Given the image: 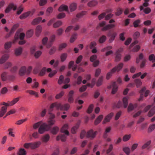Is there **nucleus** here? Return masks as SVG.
I'll use <instances>...</instances> for the list:
<instances>
[{"label":"nucleus","mask_w":155,"mask_h":155,"mask_svg":"<svg viewBox=\"0 0 155 155\" xmlns=\"http://www.w3.org/2000/svg\"><path fill=\"white\" fill-rule=\"evenodd\" d=\"M67 55V54L66 53H65L61 54L60 56L61 61H64L66 60Z\"/></svg>","instance_id":"nucleus-39"},{"label":"nucleus","mask_w":155,"mask_h":155,"mask_svg":"<svg viewBox=\"0 0 155 155\" xmlns=\"http://www.w3.org/2000/svg\"><path fill=\"white\" fill-rule=\"evenodd\" d=\"M64 92L61 91L60 93L56 95L55 98L58 99L60 98L64 95Z\"/></svg>","instance_id":"nucleus-63"},{"label":"nucleus","mask_w":155,"mask_h":155,"mask_svg":"<svg viewBox=\"0 0 155 155\" xmlns=\"http://www.w3.org/2000/svg\"><path fill=\"white\" fill-rule=\"evenodd\" d=\"M155 114V106L153 108L150 110L148 114V116L151 117Z\"/></svg>","instance_id":"nucleus-36"},{"label":"nucleus","mask_w":155,"mask_h":155,"mask_svg":"<svg viewBox=\"0 0 155 155\" xmlns=\"http://www.w3.org/2000/svg\"><path fill=\"white\" fill-rule=\"evenodd\" d=\"M140 23V20L139 19L135 21L133 23V24L134 27L136 28L139 26V24Z\"/></svg>","instance_id":"nucleus-54"},{"label":"nucleus","mask_w":155,"mask_h":155,"mask_svg":"<svg viewBox=\"0 0 155 155\" xmlns=\"http://www.w3.org/2000/svg\"><path fill=\"white\" fill-rule=\"evenodd\" d=\"M123 150L127 154L129 155L130 152V149L128 147H125L123 148Z\"/></svg>","instance_id":"nucleus-51"},{"label":"nucleus","mask_w":155,"mask_h":155,"mask_svg":"<svg viewBox=\"0 0 155 155\" xmlns=\"http://www.w3.org/2000/svg\"><path fill=\"white\" fill-rule=\"evenodd\" d=\"M26 92L28 93L31 95H34L36 97H38V93L33 90H27Z\"/></svg>","instance_id":"nucleus-37"},{"label":"nucleus","mask_w":155,"mask_h":155,"mask_svg":"<svg viewBox=\"0 0 155 155\" xmlns=\"http://www.w3.org/2000/svg\"><path fill=\"white\" fill-rule=\"evenodd\" d=\"M51 126L49 124L44 123L41 125L38 129V132L40 134H43L45 131L49 130Z\"/></svg>","instance_id":"nucleus-3"},{"label":"nucleus","mask_w":155,"mask_h":155,"mask_svg":"<svg viewBox=\"0 0 155 155\" xmlns=\"http://www.w3.org/2000/svg\"><path fill=\"white\" fill-rule=\"evenodd\" d=\"M56 50V47L53 46L51 47L49 51V53L50 54H53L55 51Z\"/></svg>","instance_id":"nucleus-62"},{"label":"nucleus","mask_w":155,"mask_h":155,"mask_svg":"<svg viewBox=\"0 0 155 155\" xmlns=\"http://www.w3.org/2000/svg\"><path fill=\"white\" fill-rule=\"evenodd\" d=\"M67 46V45L65 43H63L61 44L58 48V50L59 51H61L63 49L65 48Z\"/></svg>","instance_id":"nucleus-53"},{"label":"nucleus","mask_w":155,"mask_h":155,"mask_svg":"<svg viewBox=\"0 0 155 155\" xmlns=\"http://www.w3.org/2000/svg\"><path fill=\"white\" fill-rule=\"evenodd\" d=\"M18 32V33L19 34V38L21 40H23L24 39L25 37V34L24 33H19V32L17 31L16 33Z\"/></svg>","instance_id":"nucleus-60"},{"label":"nucleus","mask_w":155,"mask_h":155,"mask_svg":"<svg viewBox=\"0 0 155 155\" xmlns=\"http://www.w3.org/2000/svg\"><path fill=\"white\" fill-rule=\"evenodd\" d=\"M22 48L21 47H19L16 48L15 50V54L16 56L20 55L22 52Z\"/></svg>","instance_id":"nucleus-30"},{"label":"nucleus","mask_w":155,"mask_h":155,"mask_svg":"<svg viewBox=\"0 0 155 155\" xmlns=\"http://www.w3.org/2000/svg\"><path fill=\"white\" fill-rule=\"evenodd\" d=\"M42 18L41 17H39L33 20L32 22V25H35L37 24L41 20Z\"/></svg>","instance_id":"nucleus-23"},{"label":"nucleus","mask_w":155,"mask_h":155,"mask_svg":"<svg viewBox=\"0 0 155 155\" xmlns=\"http://www.w3.org/2000/svg\"><path fill=\"white\" fill-rule=\"evenodd\" d=\"M111 87H112V93L113 94H114L117 92L118 88V87L115 82H113L111 85L109 87V88H110Z\"/></svg>","instance_id":"nucleus-12"},{"label":"nucleus","mask_w":155,"mask_h":155,"mask_svg":"<svg viewBox=\"0 0 155 155\" xmlns=\"http://www.w3.org/2000/svg\"><path fill=\"white\" fill-rule=\"evenodd\" d=\"M106 40V37L105 35L102 36L99 38V41L100 43H104Z\"/></svg>","instance_id":"nucleus-47"},{"label":"nucleus","mask_w":155,"mask_h":155,"mask_svg":"<svg viewBox=\"0 0 155 155\" xmlns=\"http://www.w3.org/2000/svg\"><path fill=\"white\" fill-rule=\"evenodd\" d=\"M96 45V43L94 41H92L91 42L90 45H87L86 47V49L87 50L89 48L90 49L94 48L95 46Z\"/></svg>","instance_id":"nucleus-25"},{"label":"nucleus","mask_w":155,"mask_h":155,"mask_svg":"<svg viewBox=\"0 0 155 155\" xmlns=\"http://www.w3.org/2000/svg\"><path fill=\"white\" fill-rule=\"evenodd\" d=\"M78 35L76 33H73L71 36V38L70 39V42L71 43L74 42L77 39Z\"/></svg>","instance_id":"nucleus-33"},{"label":"nucleus","mask_w":155,"mask_h":155,"mask_svg":"<svg viewBox=\"0 0 155 155\" xmlns=\"http://www.w3.org/2000/svg\"><path fill=\"white\" fill-rule=\"evenodd\" d=\"M79 124H77L76 126L72 127L71 129V132L72 134H74L76 133L77 130L79 127Z\"/></svg>","instance_id":"nucleus-43"},{"label":"nucleus","mask_w":155,"mask_h":155,"mask_svg":"<svg viewBox=\"0 0 155 155\" xmlns=\"http://www.w3.org/2000/svg\"><path fill=\"white\" fill-rule=\"evenodd\" d=\"M97 133V131L94 132L93 130H91L87 133V137L93 139L95 137Z\"/></svg>","instance_id":"nucleus-6"},{"label":"nucleus","mask_w":155,"mask_h":155,"mask_svg":"<svg viewBox=\"0 0 155 155\" xmlns=\"http://www.w3.org/2000/svg\"><path fill=\"white\" fill-rule=\"evenodd\" d=\"M50 114V118L51 119L50 120L48 121V124H49L50 126H51L53 125L55 122V120L53 119L54 118L55 116L54 114H52L49 113Z\"/></svg>","instance_id":"nucleus-17"},{"label":"nucleus","mask_w":155,"mask_h":155,"mask_svg":"<svg viewBox=\"0 0 155 155\" xmlns=\"http://www.w3.org/2000/svg\"><path fill=\"white\" fill-rule=\"evenodd\" d=\"M42 27L40 25L38 26L36 29V35L37 36H38L41 32Z\"/></svg>","instance_id":"nucleus-31"},{"label":"nucleus","mask_w":155,"mask_h":155,"mask_svg":"<svg viewBox=\"0 0 155 155\" xmlns=\"http://www.w3.org/2000/svg\"><path fill=\"white\" fill-rule=\"evenodd\" d=\"M56 38V36L54 35L51 36L49 38V41L46 45V47L47 48H50L53 45V42L54 41Z\"/></svg>","instance_id":"nucleus-8"},{"label":"nucleus","mask_w":155,"mask_h":155,"mask_svg":"<svg viewBox=\"0 0 155 155\" xmlns=\"http://www.w3.org/2000/svg\"><path fill=\"white\" fill-rule=\"evenodd\" d=\"M41 144L40 141H37L33 143H26L24 145V147L26 149L30 148L32 149H35L38 147Z\"/></svg>","instance_id":"nucleus-2"},{"label":"nucleus","mask_w":155,"mask_h":155,"mask_svg":"<svg viewBox=\"0 0 155 155\" xmlns=\"http://www.w3.org/2000/svg\"><path fill=\"white\" fill-rule=\"evenodd\" d=\"M128 105V99L126 97H124L123 99V104L120 101H119L116 105V107L118 108L123 106L124 108L127 107Z\"/></svg>","instance_id":"nucleus-5"},{"label":"nucleus","mask_w":155,"mask_h":155,"mask_svg":"<svg viewBox=\"0 0 155 155\" xmlns=\"http://www.w3.org/2000/svg\"><path fill=\"white\" fill-rule=\"evenodd\" d=\"M134 105L130 103L129 104L128 107V111L130 112L134 110Z\"/></svg>","instance_id":"nucleus-59"},{"label":"nucleus","mask_w":155,"mask_h":155,"mask_svg":"<svg viewBox=\"0 0 155 155\" xmlns=\"http://www.w3.org/2000/svg\"><path fill=\"white\" fill-rule=\"evenodd\" d=\"M124 64L123 63H121L119 64L117 66L111 69V71L113 72H115L116 71L117 72L120 70L123 66Z\"/></svg>","instance_id":"nucleus-10"},{"label":"nucleus","mask_w":155,"mask_h":155,"mask_svg":"<svg viewBox=\"0 0 155 155\" xmlns=\"http://www.w3.org/2000/svg\"><path fill=\"white\" fill-rule=\"evenodd\" d=\"M134 81L137 87H139L142 84V82L140 79H136L134 80Z\"/></svg>","instance_id":"nucleus-38"},{"label":"nucleus","mask_w":155,"mask_h":155,"mask_svg":"<svg viewBox=\"0 0 155 155\" xmlns=\"http://www.w3.org/2000/svg\"><path fill=\"white\" fill-rule=\"evenodd\" d=\"M12 8L13 10L15 11L17 9V6L15 5L13 3H10L7 7L5 10V12L6 13H8Z\"/></svg>","instance_id":"nucleus-7"},{"label":"nucleus","mask_w":155,"mask_h":155,"mask_svg":"<svg viewBox=\"0 0 155 155\" xmlns=\"http://www.w3.org/2000/svg\"><path fill=\"white\" fill-rule=\"evenodd\" d=\"M114 16V15L111 13H109L107 15H106L105 19L106 20H108L112 18Z\"/></svg>","instance_id":"nucleus-57"},{"label":"nucleus","mask_w":155,"mask_h":155,"mask_svg":"<svg viewBox=\"0 0 155 155\" xmlns=\"http://www.w3.org/2000/svg\"><path fill=\"white\" fill-rule=\"evenodd\" d=\"M41 67V65L39 63L37 64L36 66L34 68L33 70V73L35 74H37L38 72L39 69Z\"/></svg>","instance_id":"nucleus-27"},{"label":"nucleus","mask_w":155,"mask_h":155,"mask_svg":"<svg viewBox=\"0 0 155 155\" xmlns=\"http://www.w3.org/2000/svg\"><path fill=\"white\" fill-rule=\"evenodd\" d=\"M103 118V115H101L99 116L94 121V124L95 125H97L101 121Z\"/></svg>","instance_id":"nucleus-26"},{"label":"nucleus","mask_w":155,"mask_h":155,"mask_svg":"<svg viewBox=\"0 0 155 155\" xmlns=\"http://www.w3.org/2000/svg\"><path fill=\"white\" fill-rule=\"evenodd\" d=\"M7 73L6 72H3L1 75L2 80L3 81H6L8 79Z\"/></svg>","instance_id":"nucleus-28"},{"label":"nucleus","mask_w":155,"mask_h":155,"mask_svg":"<svg viewBox=\"0 0 155 155\" xmlns=\"http://www.w3.org/2000/svg\"><path fill=\"white\" fill-rule=\"evenodd\" d=\"M19 97H17L14 99L12 101L9 102V105L10 106H12L18 102L19 100Z\"/></svg>","instance_id":"nucleus-34"},{"label":"nucleus","mask_w":155,"mask_h":155,"mask_svg":"<svg viewBox=\"0 0 155 155\" xmlns=\"http://www.w3.org/2000/svg\"><path fill=\"white\" fill-rule=\"evenodd\" d=\"M113 115L114 114L113 113H111L106 116L103 121V124H104L106 123L109 122Z\"/></svg>","instance_id":"nucleus-11"},{"label":"nucleus","mask_w":155,"mask_h":155,"mask_svg":"<svg viewBox=\"0 0 155 155\" xmlns=\"http://www.w3.org/2000/svg\"><path fill=\"white\" fill-rule=\"evenodd\" d=\"M103 80V78L102 76H101L99 78L97 83L96 85L97 86L99 87L102 84Z\"/></svg>","instance_id":"nucleus-45"},{"label":"nucleus","mask_w":155,"mask_h":155,"mask_svg":"<svg viewBox=\"0 0 155 155\" xmlns=\"http://www.w3.org/2000/svg\"><path fill=\"white\" fill-rule=\"evenodd\" d=\"M7 107L6 106L2 107L0 111V117H2L6 113L7 111Z\"/></svg>","instance_id":"nucleus-20"},{"label":"nucleus","mask_w":155,"mask_h":155,"mask_svg":"<svg viewBox=\"0 0 155 155\" xmlns=\"http://www.w3.org/2000/svg\"><path fill=\"white\" fill-rule=\"evenodd\" d=\"M70 107L69 104H66L64 105H62L61 104L54 103L52 104L50 106V110L51 111L53 108L55 107L58 110L60 109L61 110H67Z\"/></svg>","instance_id":"nucleus-1"},{"label":"nucleus","mask_w":155,"mask_h":155,"mask_svg":"<svg viewBox=\"0 0 155 155\" xmlns=\"http://www.w3.org/2000/svg\"><path fill=\"white\" fill-rule=\"evenodd\" d=\"M58 10L59 12H63L64 11H68V7L67 5H62L59 7Z\"/></svg>","instance_id":"nucleus-18"},{"label":"nucleus","mask_w":155,"mask_h":155,"mask_svg":"<svg viewBox=\"0 0 155 155\" xmlns=\"http://www.w3.org/2000/svg\"><path fill=\"white\" fill-rule=\"evenodd\" d=\"M18 155H25L26 154V151L23 148H20L18 153Z\"/></svg>","instance_id":"nucleus-40"},{"label":"nucleus","mask_w":155,"mask_h":155,"mask_svg":"<svg viewBox=\"0 0 155 155\" xmlns=\"http://www.w3.org/2000/svg\"><path fill=\"white\" fill-rule=\"evenodd\" d=\"M68 124H64L61 129V132L65 133L66 135H68L69 132L68 130Z\"/></svg>","instance_id":"nucleus-13"},{"label":"nucleus","mask_w":155,"mask_h":155,"mask_svg":"<svg viewBox=\"0 0 155 155\" xmlns=\"http://www.w3.org/2000/svg\"><path fill=\"white\" fill-rule=\"evenodd\" d=\"M46 68L45 67H44L40 71L39 75L41 76H43L45 73L46 71Z\"/></svg>","instance_id":"nucleus-55"},{"label":"nucleus","mask_w":155,"mask_h":155,"mask_svg":"<svg viewBox=\"0 0 155 155\" xmlns=\"http://www.w3.org/2000/svg\"><path fill=\"white\" fill-rule=\"evenodd\" d=\"M87 13V12L86 11H82L77 15L76 17L78 18H81L84 15H85Z\"/></svg>","instance_id":"nucleus-41"},{"label":"nucleus","mask_w":155,"mask_h":155,"mask_svg":"<svg viewBox=\"0 0 155 155\" xmlns=\"http://www.w3.org/2000/svg\"><path fill=\"white\" fill-rule=\"evenodd\" d=\"M117 35L116 33H113L110 36V38L109 40V42L110 43L112 42L114 40L116 36Z\"/></svg>","instance_id":"nucleus-48"},{"label":"nucleus","mask_w":155,"mask_h":155,"mask_svg":"<svg viewBox=\"0 0 155 155\" xmlns=\"http://www.w3.org/2000/svg\"><path fill=\"white\" fill-rule=\"evenodd\" d=\"M131 137V135H125L124 136L123 138V140L124 141H127L129 140Z\"/></svg>","instance_id":"nucleus-50"},{"label":"nucleus","mask_w":155,"mask_h":155,"mask_svg":"<svg viewBox=\"0 0 155 155\" xmlns=\"http://www.w3.org/2000/svg\"><path fill=\"white\" fill-rule=\"evenodd\" d=\"M97 56L95 54L92 55L90 58V60L91 62H93L96 60H97Z\"/></svg>","instance_id":"nucleus-61"},{"label":"nucleus","mask_w":155,"mask_h":155,"mask_svg":"<svg viewBox=\"0 0 155 155\" xmlns=\"http://www.w3.org/2000/svg\"><path fill=\"white\" fill-rule=\"evenodd\" d=\"M123 10L120 8H118L117 10V12H115V15L117 16H119L122 14Z\"/></svg>","instance_id":"nucleus-52"},{"label":"nucleus","mask_w":155,"mask_h":155,"mask_svg":"<svg viewBox=\"0 0 155 155\" xmlns=\"http://www.w3.org/2000/svg\"><path fill=\"white\" fill-rule=\"evenodd\" d=\"M93 107L94 105L93 104H91L90 105L87 111V112L88 113L90 114L93 111Z\"/></svg>","instance_id":"nucleus-56"},{"label":"nucleus","mask_w":155,"mask_h":155,"mask_svg":"<svg viewBox=\"0 0 155 155\" xmlns=\"http://www.w3.org/2000/svg\"><path fill=\"white\" fill-rule=\"evenodd\" d=\"M12 44V42H8L6 43L5 44V48L8 49L11 48Z\"/></svg>","instance_id":"nucleus-46"},{"label":"nucleus","mask_w":155,"mask_h":155,"mask_svg":"<svg viewBox=\"0 0 155 155\" xmlns=\"http://www.w3.org/2000/svg\"><path fill=\"white\" fill-rule=\"evenodd\" d=\"M106 22L105 21H103L99 24V25L101 27H103L101 30L103 31H106L109 29L111 28L115 27V25L114 24L107 25L104 26L106 24Z\"/></svg>","instance_id":"nucleus-4"},{"label":"nucleus","mask_w":155,"mask_h":155,"mask_svg":"<svg viewBox=\"0 0 155 155\" xmlns=\"http://www.w3.org/2000/svg\"><path fill=\"white\" fill-rule=\"evenodd\" d=\"M59 128L58 127H53L51 130V132L53 134H56L59 131Z\"/></svg>","instance_id":"nucleus-32"},{"label":"nucleus","mask_w":155,"mask_h":155,"mask_svg":"<svg viewBox=\"0 0 155 155\" xmlns=\"http://www.w3.org/2000/svg\"><path fill=\"white\" fill-rule=\"evenodd\" d=\"M9 55L8 54H6L3 55L0 59V64H2L4 63L8 58Z\"/></svg>","instance_id":"nucleus-15"},{"label":"nucleus","mask_w":155,"mask_h":155,"mask_svg":"<svg viewBox=\"0 0 155 155\" xmlns=\"http://www.w3.org/2000/svg\"><path fill=\"white\" fill-rule=\"evenodd\" d=\"M155 128V124H153L150 126L148 129V132H151Z\"/></svg>","instance_id":"nucleus-58"},{"label":"nucleus","mask_w":155,"mask_h":155,"mask_svg":"<svg viewBox=\"0 0 155 155\" xmlns=\"http://www.w3.org/2000/svg\"><path fill=\"white\" fill-rule=\"evenodd\" d=\"M66 137L65 134H61L57 136L56 140L58 141L61 139L62 141H65L66 140Z\"/></svg>","instance_id":"nucleus-19"},{"label":"nucleus","mask_w":155,"mask_h":155,"mask_svg":"<svg viewBox=\"0 0 155 155\" xmlns=\"http://www.w3.org/2000/svg\"><path fill=\"white\" fill-rule=\"evenodd\" d=\"M74 92L73 90L71 91L69 93L68 95V102L71 103L73 102L74 98L73 95Z\"/></svg>","instance_id":"nucleus-9"},{"label":"nucleus","mask_w":155,"mask_h":155,"mask_svg":"<svg viewBox=\"0 0 155 155\" xmlns=\"http://www.w3.org/2000/svg\"><path fill=\"white\" fill-rule=\"evenodd\" d=\"M31 14V15H32L33 14V13L31 11L25 13L20 16V18L21 19H24L28 17Z\"/></svg>","instance_id":"nucleus-16"},{"label":"nucleus","mask_w":155,"mask_h":155,"mask_svg":"<svg viewBox=\"0 0 155 155\" xmlns=\"http://www.w3.org/2000/svg\"><path fill=\"white\" fill-rule=\"evenodd\" d=\"M26 68L25 66L22 67L19 71V74L20 75L22 76L25 74L26 72Z\"/></svg>","instance_id":"nucleus-21"},{"label":"nucleus","mask_w":155,"mask_h":155,"mask_svg":"<svg viewBox=\"0 0 155 155\" xmlns=\"http://www.w3.org/2000/svg\"><path fill=\"white\" fill-rule=\"evenodd\" d=\"M33 31L32 30H28L26 32V37L27 38L31 37L33 34Z\"/></svg>","instance_id":"nucleus-35"},{"label":"nucleus","mask_w":155,"mask_h":155,"mask_svg":"<svg viewBox=\"0 0 155 155\" xmlns=\"http://www.w3.org/2000/svg\"><path fill=\"white\" fill-rule=\"evenodd\" d=\"M97 2L96 1L93 0L91 1L87 4L88 6L89 7H94L97 5Z\"/></svg>","instance_id":"nucleus-29"},{"label":"nucleus","mask_w":155,"mask_h":155,"mask_svg":"<svg viewBox=\"0 0 155 155\" xmlns=\"http://www.w3.org/2000/svg\"><path fill=\"white\" fill-rule=\"evenodd\" d=\"M121 49H119L116 51L115 53V61H120L121 59Z\"/></svg>","instance_id":"nucleus-14"},{"label":"nucleus","mask_w":155,"mask_h":155,"mask_svg":"<svg viewBox=\"0 0 155 155\" xmlns=\"http://www.w3.org/2000/svg\"><path fill=\"white\" fill-rule=\"evenodd\" d=\"M106 15V12H103L101 13L100 15L98 16V19L99 20H101L104 17L105 18V16Z\"/></svg>","instance_id":"nucleus-64"},{"label":"nucleus","mask_w":155,"mask_h":155,"mask_svg":"<svg viewBox=\"0 0 155 155\" xmlns=\"http://www.w3.org/2000/svg\"><path fill=\"white\" fill-rule=\"evenodd\" d=\"M50 139V136L48 134L44 135L42 138L41 140L43 142L46 143Z\"/></svg>","instance_id":"nucleus-22"},{"label":"nucleus","mask_w":155,"mask_h":155,"mask_svg":"<svg viewBox=\"0 0 155 155\" xmlns=\"http://www.w3.org/2000/svg\"><path fill=\"white\" fill-rule=\"evenodd\" d=\"M77 7V4L75 3H73L71 4L69 6V8L71 12H72L74 11L76 9Z\"/></svg>","instance_id":"nucleus-24"},{"label":"nucleus","mask_w":155,"mask_h":155,"mask_svg":"<svg viewBox=\"0 0 155 155\" xmlns=\"http://www.w3.org/2000/svg\"><path fill=\"white\" fill-rule=\"evenodd\" d=\"M140 48V47L139 45H136L134 46L133 49L131 50V51L133 52H136L138 51Z\"/></svg>","instance_id":"nucleus-49"},{"label":"nucleus","mask_w":155,"mask_h":155,"mask_svg":"<svg viewBox=\"0 0 155 155\" xmlns=\"http://www.w3.org/2000/svg\"><path fill=\"white\" fill-rule=\"evenodd\" d=\"M53 10L52 7H50L48 8L47 9L46 14L47 16H49Z\"/></svg>","instance_id":"nucleus-44"},{"label":"nucleus","mask_w":155,"mask_h":155,"mask_svg":"<svg viewBox=\"0 0 155 155\" xmlns=\"http://www.w3.org/2000/svg\"><path fill=\"white\" fill-rule=\"evenodd\" d=\"M62 22L60 21H58L55 22L53 24V26L54 28H57L59 27L62 24Z\"/></svg>","instance_id":"nucleus-42"}]
</instances>
